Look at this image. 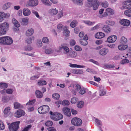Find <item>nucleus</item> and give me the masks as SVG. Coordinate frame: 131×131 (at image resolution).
<instances>
[{
    "instance_id": "nucleus-1",
    "label": "nucleus",
    "mask_w": 131,
    "mask_h": 131,
    "mask_svg": "<svg viewBox=\"0 0 131 131\" xmlns=\"http://www.w3.org/2000/svg\"><path fill=\"white\" fill-rule=\"evenodd\" d=\"M9 28V24L4 22L0 24V36L5 35L8 30Z\"/></svg>"
},
{
    "instance_id": "nucleus-2",
    "label": "nucleus",
    "mask_w": 131,
    "mask_h": 131,
    "mask_svg": "<svg viewBox=\"0 0 131 131\" xmlns=\"http://www.w3.org/2000/svg\"><path fill=\"white\" fill-rule=\"evenodd\" d=\"M13 42L12 39L9 36L2 37L0 38V43L10 45Z\"/></svg>"
},
{
    "instance_id": "nucleus-3",
    "label": "nucleus",
    "mask_w": 131,
    "mask_h": 131,
    "mask_svg": "<svg viewBox=\"0 0 131 131\" xmlns=\"http://www.w3.org/2000/svg\"><path fill=\"white\" fill-rule=\"evenodd\" d=\"M20 121H17L11 123L8 126L10 131H16L19 128Z\"/></svg>"
},
{
    "instance_id": "nucleus-4",
    "label": "nucleus",
    "mask_w": 131,
    "mask_h": 131,
    "mask_svg": "<svg viewBox=\"0 0 131 131\" xmlns=\"http://www.w3.org/2000/svg\"><path fill=\"white\" fill-rule=\"evenodd\" d=\"M49 110V107L47 105H45L39 107L38 111V112L41 114H45L48 112Z\"/></svg>"
},
{
    "instance_id": "nucleus-5",
    "label": "nucleus",
    "mask_w": 131,
    "mask_h": 131,
    "mask_svg": "<svg viewBox=\"0 0 131 131\" xmlns=\"http://www.w3.org/2000/svg\"><path fill=\"white\" fill-rule=\"evenodd\" d=\"M91 3H87L86 4V6L89 7H93V10H96L99 6L98 1L97 0H94Z\"/></svg>"
},
{
    "instance_id": "nucleus-6",
    "label": "nucleus",
    "mask_w": 131,
    "mask_h": 131,
    "mask_svg": "<svg viewBox=\"0 0 131 131\" xmlns=\"http://www.w3.org/2000/svg\"><path fill=\"white\" fill-rule=\"evenodd\" d=\"M71 123L76 126H81L82 124V121L80 118L77 117L73 118L71 121Z\"/></svg>"
},
{
    "instance_id": "nucleus-7",
    "label": "nucleus",
    "mask_w": 131,
    "mask_h": 131,
    "mask_svg": "<svg viewBox=\"0 0 131 131\" xmlns=\"http://www.w3.org/2000/svg\"><path fill=\"white\" fill-rule=\"evenodd\" d=\"M38 0H28L25 4L27 7L36 6L38 5Z\"/></svg>"
},
{
    "instance_id": "nucleus-8",
    "label": "nucleus",
    "mask_w": 131,
    "mask_h": 131,
    "mask_svg": "<svg viewBox=\"0 0 131 131\" xmlns=\"http://www.w3.org/2000/svg\"><path fill=\"white\" fill-rule=\"evenodd\" d=\"M10 16L8 13L6 14L3 12H0V22H2L5 18H8Z\"/></svg>"
},
{
    "instance_id": "nucleus-9",
    "label": "nucleus",
    "mask_w": 131,
    "mask_h": 131,
    "mask_svg": "<svg viewBox=\"0 0 131 131\" xmlns=\"http://www.w3.org/2000/svg\"><path fill=\"white\" fill-rule=\"evenodd\" d=\"M62 110L63 113L66 116L70 117L71 115L70 110L69 108L64 107L62 109Z\"/></svg>"
},
{
    "instance_id": "nucleus-10",
    "label": "nucleus",
    "mask_w": 131,
    "mask_h": 131,
    "mask_svg": "<svg viewBox=\"0 0 131 131\" xmlns=\"http://www.w3.org/2000/svg\"><path fill=\"white\" fill-rule=\"evenodd\" d=\"M25 114V112L22 110H19L14 114V116L17 118H19L23 115H24Z\"/></svg>"
},
{
    "instance_id": "nucleus-11",
    "label": "nucleus",
    "mask_w": 131,
    "mask_h": 131,
    "mask_svg": "<svg viewBox=\"0 0 131 131\" xmlns=\"http://www.w3.org/2000/svg\"><path fill=\"white\" fill-rule=\"evenodd\" d=\"M124 8L131 11V1H127L124 3Z\"/></svg>"
},
{
    "instance_id": "nucleus-12",
    "label": "nucleus",
    "mask_w": 131,
    "mask_h": 131,
    "mask_svg": "<svg viewBox=\"0 0 131 131\" xmlns=\"http://www.w3.org/2000/svg\"><path fill=\"white\" fill-rule=\"evenodd\" d=\"M20 22L23 25H26L28 23L29 18L28 17H25L20 19Z\"/></svg>"
},
{
    "instance_id": "nucleus-13",
    "label": "nucleus",
    "mask_w": 131,
    "mask_h": 131,
    "mask_svg": "<svg viewBox=\"0 0 131 131\" xmlns=\"http://www.w3.org/2000/svg\"><path fill=\"white\" fill-rule=\"evenodd\" d=\"M116 39V36L115 35H113L108 37L107 38V40L110 43H112L115 42Z\"/></svg>"
},
{
    "instance_id": "nucleus-14",
    "label": "nucleus",
    "mask_w": 131,
    "mask_h": 131,
    "mask_svg": "<svg viewBox=\"0 0 131 131\" xmlns=\"http://www.w3.org/2000/svg\"><path fill=\"white\" fill-rule=\"evenodd\" d=\"M121 24L123 26H129L130 23V22L129 20L126 19H123L120 21Z\"/></svg>"
},
{
    "instance_id": "nucleus-15",
    "label": "nucleus",
    "mask_w": 131,
    "mask_h": 131,
    "mask_svg": "<svg viewBox=\"0 0 131 131\" xmlns=\"http://www.w3.org/2000/svg\"><path fill=\"white\" fill-rule=\"evenodd\" d=\"M23 14L25 16H27L30 15L31 13L30 10L27 8H25L23 10Z\"/></svg>"
},
{
    "instance_id": "nucleus-16",
    "label": "nucleus",
    "mask_w": 131,
    "mask_h": 131,
    "mask_svg": "<svg viewBox=\"0 0 131 131\" xmlns=\"http://www.w3.org/2000/svg\"><path fill=\"white\" fill-rule=\"evenodd\" d=\"M108 52V50L107 49L103 48L101 49L99 52V53L102 56L106 55Z\"/></svg>"
},
{
    "instance_id": "nucleus-17",
    "label": "nucleus",
    "mask_w": 131,
    "mask_h": 131,
    "mask_svg": "<svg viewBox=\"0 0 131 131\" xmlns=\"http://www.w3.org/2000/svg\"><path fill=\"white\" fill-rule=\"evenodd\" d=\"M48 12L51 15H56L58 12V11L56 8H51L49 9Z\"/></svg>"
},
{
    "instance_id": "nucleus-18",
    "label": "nucleus",
    "mask_w": 131,
    "mask_h": 131,
    "mask_svg": "<svg viewBox=\"0 0 131 131\" xmlns=\"http://www.w3.org/2000/svg\"><path fill=\"white\" fill-rule=\"evenodd\" d=\"M60 48L61 50H63L65 54L67 53L69 51V48L66 46H61L60 47Z\"/></svg>"
},
{
    "instance_id": "nucleus-19",
    "label": "nucleus",
    "mask_w": 131,
    "mask_h": 131,
    "mask_svg": "<svg viewBox=\"0 0 131 131\" xmlns=\"http://www.w3.org/2000/svg\"><path fill=\"white\" fill-rule=\"evenodd\" d=\"M34 30L32 28H30L27 30L26 32V35L27 36L32 35L34 33Z\"/></svg>"
},
{
    "instance_id": "nucleus-20",
    "label": "nucleus",
    "mask_w": 131,
    "mask_h": 131,
    "mask_svg": "<svg viewBox=\"0 0 131 131\" xmlns=\"http://www.w3.org/2000/svg\"><path fill=\"white\" fill-rule=\"evenodd\" d=\"M105 36L104 34L102 32L97 33L95 35V37L97 38H102Z\"/></svg>"
},
{
    "instance_id": "nucleus-21",
    "label": "nucleus",
    "mask_w": 131,
    "mask_h": 131,
    "mask_svg": "<svg viewBox=\"0 0 131 131\" xmlns=\"http://www.w3.org/2000/svg\"><path fill=\"white\" fill-rule=\"evenodd\" d=\"M102 30L103 31L106 33H109L111 31V29L110 27L107 25H105L102 28Z\"/></svg>"
},
{
    "instance_id": "nucleus-22",
    "label": "nucleus",
    "mask_w": 131,
    "mask_h": 131,
    "mask_svg": "<svg viewBox=\"0 0 131 131\" xmlns=\"http://www.w3.org/2000/svg\"><path fill=\"white\" fill-rule=\"evenodd\" d=\"M100 88V96H102L105 95L106 93V90L103 87H101Z\"/></svg>"
},
{
    "instance_id": "nucleus-23",
    "label": "nucleus",
    "mask_w": 131,
    "mask_h": 131,
    "mask_svg": "<svg viewBox=\"0 0 131 131\" xmlns=\"http://www.w3.org/2000/svg\"><path fill=\"white\" fill-rule=\"evenodd\" d=\"M77 56V53L74 51L70 52L67 55L69 58H74L75 57Z\"/></svg>"
},
{
    "instance_id": "nucleus-24",
    "label": "nucleus",
    "mask_w": 131,
    "mask_h": 131,
    "mask_svg": "<svg viewBox=\"0 0 131 131\" xmlns=\"http://www.w3.org/2000/svg\"><path fill=\"white\" fill-rule=\"evenodd\" d=\"M69 66L72 68H84L85 67V66H81L75 64H72L70 63L69 64Z\"/></svg>"
},
{
    "instance_id": "nucleus-25",
    "label": "nucleus",
    "mask_w": 131,
    "mask_h": 131,
    "mask_svg": "<svg viewBox=\"0 0 131 131\" xmlns=\"http://www.w3.org/2000/svg\"><path fill=\"white\" fill-rule=\"evenodd\" d=\"M11 5V3L9 2H7L4 4L2 7L3 10H6L9 8Z\"/></svg>"
},
{
    "instance_id": "nucleus-26",
    "label": "nucleus",
    "mask_w": 131,
    "mask_h": 131,
    "mask_svg": "<svg viewBox=\"0 0 131 131\" xmlns=\"http://www.w3.org/2000/svg\"><path fill=\"white\" fill-rule=\"evenodd\" d=\"M54 50L52 48H47L45 50V53L47 54H50L53 52Z\"/></svg>"
},
{
    "instance_id": "nucleus-27",
    "label": "nucleus",
    "mask_w": 131,
    "mask_h": 131,
    "mask_svg": "<svg viewBox=\"0 0 131 131\" xmlns=\"http://www.w3.org/2000/svg\"><path fill=\"white\" fill-rule=\"evenodd\" d=\"M70 31L66 27H65L63 29V34L64 35L66 36H69V35Z\"/></svg>"
},
{
    "instance_id": "nucleus-28",
    "label": "nucleus",
    "mask_w": 131,
    "mask_h": 131,
    "mask_svg": "<svg viewBox=\"0 0 131 131\" xmlns=\"http://www.w3.org/2000/svg\"><path fill=\"white\" fill-rule=\"evenodd\" d=\"M49 113L51 115L50 117L54 121L56 119V113H53L51 111H50L49 112Z\"/></svg>"
},
{
    "instance_id": "nucleus-29",
    "label": "nucleus",
    "mask_w": 131,
    "mask_h": 131,
    "mask_svg": "<svg viewBox=\"0 0 131 131\" xmlns=\"http://www.w3.org/2000/svg\"><path fill=\"white\" fill-rule=\"evenodd\" d=\"M83 22L85 24L89 26L93 25L95 23V22H91L89 20H83Z\"/></svg>"
},
{
    "instance_id": "nucleus-30",
    "label": "nucleus",
    "mask_w": 131,
    "mask_h": 131,
    "mask_svg": "<svg viewBox=\"0 0 131 131\" xmlns=\"http://www.w3.org/2000/svg\"><path fill=\"white\" fill-rule=\"evenodd\" d=\"M106 11L110 15H113L114 13V10L110 8H107L106 9Z\"/></svg>"
},
{
    "instance_id": "nucleus-31",
    "label": "nucleus",
    "mask_w": 131,
    "mask_h": 131,
    "mask_svg": "<svg viewBox=\"0 0 131 131\" xmlns=\"http://www.w3.org/2000/svg\"><path fill=\"white\" fill-rule=\"evenodd\" d=\"M41 1L44 4L48 6H50L52 5V3L49 2V0H41Z\"/></svg>"
},
{
    "instance_id": "nucleus-32",
    "label": "nucleus",
    "mask_w": 131,
    "mask_h": 131,
    "mask_svg": "<svg viewBox=\"0 0 131 131\" xmlns=\"http://www.w3.org/2000/svg\"><path fill=\"white\" fill-rule=\"evenodd\" d=\"M36 97L38 98H41L42 97V94L41 92L39 90H36L35 92Z\"/></svg>"
},
{
    "instance_id": "nucleus-33",
    "label": "nucleus",
    "mask_w": 131,
    "mask_h": 131,
    "mask_svg": "<svg viewBox=\"0 0 131 131\" xmlns=\"http://www.w3.org/2000/svg\"><path fill=\"white\" fill-rule=\"evenodd\" d=\"M128 46L127 45H120L118 46V48L119 50H123L127 48Z\"/></svg>"
},
{
    "instance_id": "nucleus-34",
    "label": "nucleus",
    "mask_w": 131,
    "mask_h": 131,
    "mask_svg": "<svg viewBox=\"0 0 131 131\" xmlns=\"http://www.w3.org/2000/svg\"><path fill=\"white\" fill-rule=\"evenodd\" d=\"M12 21L15 27H18L20 26V25L19 22L15 19H13Z\"/></svg>"
},
{
    "instance_id": "nucleus-35",
    "label": "nucleus",
    "mask_w": 131,
    "mask_h": 131,
    "mask_svg": "<svg viewBox=\"0 0 131 131\" xmlns=\"http://www.w3.org/2000/svg\"><path fill=\"white\" fill-rule=\"evenodd\" d=\"M63 117L62 115L60 113H56V121H57L62 119Z\"/></svg>"
},
{
    "instance_id": "nucleus-36",
    "label": "nucleus",
    "mask_w": 131,
    "mask_h": 131,
    "mask_svg": "<svg viewBox=\"0 0 131 131\" xmlns=\"http://www.w3.org/2000/svg\"><path fill=\"white\" fill-rule=\"evenodd\" d=\"M127 42V39L124 36L122 37L120 40V43L123 44L126 43Z\"/></svg>"
},
{
    "instance_id": "nucleus-37",
    "label": "nucleus",
    "mask_w": 131,
    "mask_h": 131,
    "mask_svg": "<svg viewBox=\"0 0 131 131\" xmlns=\"http://www.w3.org/2000/svg\"><path fill=\"white\" fill-rule=\"evenodd\" d=\"M34 37L33 36L28 38L26 39V42L28 44L31 43L32 42V41L34 40Z\"/></svg>"
},
{
    "instance_id": "nucleus-38",
    "label": "nucleus",
    "mask_w": 131,
    "mask_h": 131,
    "mask_svg": "<svg viewBox=\"0 0 131 131\" xmlns=\"http://www.w3.org/2000/svg\"><path fill=\"white\" fill-rule=\"evenodd\" d=\"M124 56L122 54L116 55L114 57V59L115 60H118L122 59V57H124Z\"/></svg>"
},
{
    "instance_id": "nucleus-39",
    "label": "nucleus",
    "mask_w": 131,
    "mask_h": 131,
    "mask_svg": "<svg viewBox=\"0 0 131 131\" xmlns=\"http://www.w3.org/2000/svg\"><path fill=\"white\" fill-rule=\"evenodd\" d=\"M77 20H73L70 24V26L72 28H74L77 25Z\"/></svg>"
},
{
    "instance_id": "nucleus-40",
    "label": "nucleus",
    "mask_w": 131,
    "mask_h": 131,
    "mask_svg": "<svg viewBox=\"0 0 131 131\" xmlns=\"http://www.w3.org/2000/svg\"><path fill=\"white\" fill-rule=\"evenodd\" d=\"M8 87L7 84L5 83H0V88L1 89H5Z\"/></svg>"
},
{
    "instance_id": "nucleus-41",
    "label": "nucleus",
    "mask_w": 131,
    "mask_h": 131,
    "mask_svg": "<svg viewBox=\"0 0 131 131\" xmlns=\"http://www.w3.org/2000/svg\"><path fill=\"white\" fill-rule=\"evenodd\" d=\"M32 14H34L37 18L40 19H41V17L40 16L38 12H37L35 10H32Z\"/></svg>"
},
{
    "instance_id": "nucleus-42",
    "label": "nucleus",
    "mask_w": 131,
    "mask_h": 131,
    "mask_svg": "<svg viewBox=\"0 0 131 131\" xmlns=\"http://www.w3.org/2000/svg\"><path fill=\"white\" fill-rule=\"evenodd\" d=\"M52 97L54 99L58 100L60 97V95L57 93H55L52 95Z\"/></svg>"
},
{
    "instance_id": "nucleus-43",
    "label": "nucleus",
    "mask_w": 131,
    "mask_h": 131,
    "mask_svg": "<svg viewBox=\"0 0 131 131\" xmlns=\"http://www.w3.org/2000/svg\"><path fill=\"white\" fill-rule=\"evenodd\" d=\"M84 103L83 101H81L79 102L77 104V106L78 108H82L84 105Z\"/></svg>"
},
{
    "instance_id": "nucleus-44",
    "label": "nucleus",
    "mask_w": 131,
    "mask_h": 131,
    "mask_svg": "<svg viewBox=\"0 0 131 131\" xmlns=\"http://www.w3.org/2000/svg\"><path fill=\"white\" fill-rule=\"evenodd\" d=\"M14 107L15 109H17L18 108H21L23 107V106L20 105L19 103L17 102H15L14 104Z\"/></svg>"
},
{
    "instance_id": "nucleus-45",
    "label": "nucleus",
    "mask_w": 131,
    "mask_h": 131,
    "mask_svg": "<svg viewBox=\"0 0 131 131\" xmlns=\"http://www.w3.org/2000/svg\"><path fill=\"white\" fill-rule=\"evenodd\" d=\"M79 41L80 43L82 45L86 46L88 43V42L86 40L83 39H80Z\"/></svg>"
},
{
    "instance_id": "nucleus-46",
    "label": "nucleus",
    "mask_w": 131,
    "mask_h": 131,
    "mask_svg": "<svg viewBox=\"0 0 131 131\" xmlns=\"http://www.w3.org/2000/svg\"><path fill=\"white\" fill-rule=\"evenodd\" d=\"M70 103L67 100H64L62 102V104L64 106H67Z\"/></svg>"
},
{
    "instance_id": "nucleus-47",
    "label": "nucleus",
    "mask_w": 131,
    "mask_h": 131,
    "mask_svg": "<svg viewBox=\"0 0 131 131\" xmlns=\"http://www.w3.org/2000/svg\"><path fill=\"white\" fill-rule=\"evenodd\" d=\"M9 100V97L7 96H5L3 97L2 101L4 102H7Z\"/></svg>"
},
{
    "instance_id": "nucleus-48",
    "label": "nucleus",
    "mask_w": 131,
    "mask_h": 131,
    "mask_svg": "<svg viewBox=\"0 0 131 131\" xmlns=\"http://www.w3.org/2000/svg\"><path fill=\"white\" fill-rule=\"evenodd\" d=\"M124 14L126 16L130 17H131V12L128 10H126L124 12Z\"/></svg>"
},
{
    "instance_id": "nucleus-49",
    "label": "nucleus",
    "mask_w": 131,
    "mask_h": 131,
    "mask_svg": "<svg viewBox=\"0 0 131 131\" xmlns=\"http://www.w3.org/2000/svg\"><path fill=\"white\" fill-rule=\"evenodd\" d=\"M105 23L111 26H113L115 24V22L114 21H112L111 20H107L105 22Z\"/></svg>"
},
{
    "instance_id": "nucleus-50",
    "label": "nucleus",
    "mask_w": 131,
    "mask_h": 131,
    "mask_svg": "<svg viewBox=\"0 0 131 131\" xmlns=\"http://www.w3.org/2000/svg\"><path fill=\"white\" fill-rule=\"evenodd\" d=\"M33 48L31 46H26L25 47L24 49L25 50L27 51H31L32 50Z\"/></svg>"
},
{
    "instance_id": "nucleus-51",
    "label": "nucleus",
    "mask_w": 131,
    "mask_h": 131,
    "mask_svg": "<svg viewBox=\"0 0 131 131\" xmlns=\"http://www.w3.org/2000/svg\"><path fill=\"white\" fill-rule=\"evenodd\" d=\"M63 16V11L61 10L59 12V13L57 15V17L58 19H59L62 17Z\"/></svg>"
},
{
    "instance_id": "nucleus-52",
    "label": "nucleus",
    "mask_w": 131,
    "mask_h": 131,
    "mask_svg": "<svg viewBox=\"0 0 131 131\" xmlns=\"http://www.w3.org/2000/svg\"><path fill=\"white\" fill-rule=\"evenodd\" d=\"M38 85H46L47 84L46 82L45 81H40L38 83Z\"/></svg>"
},
{
    "instance_id": "nucleus-53",
    "label": "nucleus",
    "mask_w": 131,
    "mask_h": 131,
    "mask_svg": "<svg viewBox=\"0 0 131 131\" xmlns=\"http://www.w3.org/2000/svg\"><path fill=\"white\" fill-rule=\"evenodd\" d=\"M78 101V99L76 97H73L71 99V102L72 104L75 103Z\"/></svg>"
},
{
    "instance_id": "nucleus-54",
    "label": "nucleus",
    "mask_w": 131,
    "mask_h": 131,
    "mask_svg": "<svg viewBox=\"0 0 131 131\" xmlns=\"http://www.w3.org/2000/svg\"><path fill=\"white\" fill-rule=\"evenodd\" d=\"M10 110V108L9 107H8L5 108L4 110V112L5 114H7L9 112Z\"/></svg>"
},
{
    "instance_id": "nucleus-55",
    "label": "nucleus",
    "mask_w": 131,
    "mask_h": 131,
    "mask_svg": "<svg viewBox=\"0 0 131 131\" xmlns=\"http://www.w3.org/2000/svg\"><path fill=\"white\" fill-rule=\"evenodd\" d=\"M75 49L77 51H81L82 50V48L79 46L77 45L74 47Z\"/></svg>"
},
{
    "instance_id": "nucleus-56",
    "label": "nucleus",
    "mask_w": 131,
    "mask_h": 131,
    "mask_svg": "<svg viewBox=\"0 0 131 131\" xmlns=\"http://www.w3.org/2000/svg\"><path fill=\"white\" fill-rule=\"evenodd\" d=\"M129 62V61L127 59H124L122 60L121 62V63L123 64H124Z\"/></svg>"
},
{
    "instance_id": "nucleus-57",
    "label": "nucleus",
    "mask_w": 131,
    "mask_h": 131,
    "mask_svg": "<svg viewBox=\"0 0 131 131\" xmlns=\"http://www.w3.org/2000/svg\"><path fill=\"white\" fill-rule=\"evenodd\" d=\"M35 99H34L32 100H29V102L26 104L27 105H30L33 104L35 102Z\"/></svg>"
},
{
    "instance_id": "nucleus-58",
    "label": "nucleus",
    "mask_w": 131,
    "mask_h": 131,
    "mask_svg": "<svg viewBox=\"0 0 131 131\" xmlns=\"http://www.w3.org/2000/svg\"><path fill=\"white\" fill-rule=\"evenodd\" d=\"M39 77V75H36L32 76L30 78V80H35L38 78Z\"/></svg>"
},
{
    "instance_id": "nucleus-59",
    "label": "nucleus",
    "mask_w": 131,
    "mask_h": 131,
    "mask_svg": "<svg viewBox=\"0 0 131 131\" xmlns=\"http://www.w3.org/2000/svg\"><path fill=\"white\" fill-rule=\"evenodd\" d=\"M114 67V66L113 65L106 64V65H105V66H104V68L105 69L111 68H112Z\"/></svg>"
},
{
    "instance_id": "nucleus-60",
    "label": "nucleus",
    "mask_w": 131,
    "mask_h": 131,
    "mask_svg": "<svg viewBox=\"0 0 131 131\" xmlns=\"http://www.w3.org/2000/svg\"><path fill=\"white\" fill-rule=\"evenodd\" d=\"M53 124L52 122L51 121H47L45 123V125L47 126H50Z\"/></svg>"
},
{
    "instance_id": "nucleus-61",
    "label": "nucleus",
    "mask_w": 131,
    "mask_h": 131,
    "mask_svg": "<svg viewBox=\"0 0 131 131\" xmlns=\"http://www.w3.org/2000/svg\"><path fill=\"white\" fill-rule=\"evenodd\" d=\"M5 128V127L3 123L0 121V129L3 130Z\"/></svg>"
},
{
    "instance_id": "nucleus-62",
    "label": "nucleus",
    "mask_w": 131,
    "mask_h": 131,
    "mask_svg": "<svg viewBox=\"0 0 131 131\" xmlns=\"http://www.w3.org/2000/svg\"><path fill=\"white\" fill-rule=\"evenodd\" d=\"M79 93L82 95L83 94L86 92L85 89L84 88H81Z\"/></svg>"
},
{
    "instance_id": "nucleus-63",
    "label": "nucleus",
    "mask_w": 131,
    "mask_h": 131,
    "mask_svg": "<svg viewBox=\"0 0 131 131\" xmlns=\"http://www.w3.org/2000/svg\"><path fill=\"white\" fill-rule=\"evenodd\" d=\"M108 4L107 2H105L102 3V6L104 7H108Z\"/></svg>"
},
{
    "instance_id": "nucleus-64",
    "label": "nucleus",
    "mask_w": 131,
    "mask_h": 131,
    "mask_svg": "<svg viewBox=\"0 0 131 131\" xmlns=\"http://www.w3.org/2000/svg\"><path fill=\"white\" fill-rule=\"evenodd\" d=\"M37 45L39 47H41L42 46V43L41 40H37Z\"/></svg>"
}]
</instances>
